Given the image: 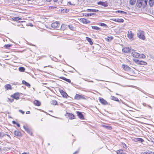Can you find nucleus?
I'll return each instance as SVG.
<instances>
[{
	"instance_id": "obj_1",
	"label": "nucleus",
	"mask_w": 154,
	"mask_h": 154,
	"mask_svg": "<svg viewBox=\"0 0 154 154\" xmlns=\"http://www.w3.org/2000/svg\"><path fill=\"white\" fill-rule=\"evenodd\" d=\"M137 37L143 40L145 39L146 38L144 35V32L143 31L141 30H138L137 31Z\"/></svg>"
},
{
	"instance_id": "obj_2",
	"label": "nucleus",
	"mask_w": 154,
	"mask_h": 154,
	"mask_svg": "<svg viewBox=\"0 0 154 154\" xmlns=\"http://www.w3.org/2000/svg\"><path fill=\"white\" fill-rule=\"evenodd\" d=\"M60 24L59 22L53 23L51 25V27L54 29L59 30L60 29Z\"/></svg>"
},
{
	"instance_id": "obj_3",
	"label": "nucleus",
	"mask_w": 154,
	"mask_h": 154,
	"mask_svg": "<svg viewBox=\"0 0 154 154\" xmlns=\"http://www.w3.org/2000/svg\"><path fill=\"white\" fill-rule=\"evenodd\" d=\"M147 2V1H137L136 5L137 7L140 8L143 5H146Z\"/></svg>"
},
{
	"instance_id": "obj_4",
	"label": "nucleus",
	"mask_w": 154,
	"mask_h": 154,
	"mask_svg": "<svg viewBox=\"0 0 154 154\" xmlns=\"http://www.w3.org/2000/svg\"><path fill=\"white\" fill-rule=\"evenodd\" d=\"M74 99L77 100H79L81 99L86 100V97L83 95L76 94L74 96Z\"/></svg>"
},
{
	"instance_id": "obj_5",
	"label": "nucleus",
	"mask_w": 154,
	"mask_h": 154,
	"mask_svg": "<svg viewBox=\"0 0 154 154\" xmlns=\"http://www.w3.org/2000/svg\"><path fill=\"white\" fill-rule=\"evenodd\" d=\"M133 60L136 64L139 65H146L147 64L146 62L143 60H140L136 59H134Z\"/></svg>"
},
{
	"instance_id": "obj_6",
	"label": "nucleus",
	"mask_w": 154,
	"mask_h": 154,
	"mask_svg": "<svg viewBox=\"0 0 154 154\" xmlns=\"http://www.w3.org/2000/svg\"><path fill=\"white\" fill-rule=\"evenodd\" d=\"M98 99L99 102L103 105H110L106 100L102 98L99 97Z\"/></svg>"
},
{
	"instance_id": "obj_7",
	"label": "nucleus",
	"mask_w": 154,
	"mask_h": 154,
	"mask_svg": "<svg viewBox=\"0 0 154 154\" xmlns=\"http://www.w3.org/2000/svg\"><path fill=\"white\" fill-rule=\"evenodd\" d=\"M59 92L62 95V97L64 98H67L68 97H69L66 92L63 90L60 89Z\"/></svg>"
},
{
	"instance_id": "obj_8",
	"label": "nucleus",
	"mask_w": 154,
	"mask_h": 154,
	"mask_svg": "<svg viewBox=\"0 0 154 154\" xmlns=\"http://www.w3.org/2000/svg\"><path fill=\"white\" fill-rule=\"evenodd\" d=\"M11 96L14 99L16 100H17L20 98V94L18 92H17L11 95Z\"/></svg>"
},
{
	"instance_id": "obj_9",
	"label": "nucleus",
	"mask_w": 154,
	"mask_h": 154,
	"mask_svg": "<svg viewBox=\"0 0 154 154\" xmlns=\"http://www.w3.org/2000/svg\"><path fill=\"white\" fill-rule=\"evenodd\" d=\"M78 20L80 21L81 23L83 24H87L90 23V22L88 20L85 18H79Z\"/></svg>"
},
{
	"instance_id": "obj_10",
	"label": "nucleus",
	"mask_w": 154,
	"mask_h": 154,
	"mask_svg": "<svg viewBox=\"0 0 154 154\" xmlns=\"http://www.w3.org/2000/svg\"><path fill=\"white\" fill-rule=\"evenodd\" d=\"M131 55L134 57L137 58H140V54L135 51H133L132 52Z\"/></svg>"
},
{
	"instance_id": "obj_11",
	"label": "nucleus",
	"mask_w": 154,
	"mask_h": 154,
	"mask_svg": "<svg viewBox=\"0 0 154 154\" xmlns=\"http://www.w3.org/2000/svg\"><path fill=\"white\" fill-rule=\"evenodd\" d=\"M15 136L17 137H20L22 136V134L21 132L18 130H16L14 131Z\"/></svg>"
},
{
	"instance_id": "obj_12",
	"label": "nucleus",
	"mask_w": 154,
	"mask_h": 154,
	"mask_svg": "<svg viewBox=\"0 0 154 154\" xmlns=\"http://www.w3.org/2000/svg\"><path fill=\"white\" fill-rule=\"evenodd\" d=\"M76 24L75 23H73L69 24L68 26V27L71 30L74 31L75 29Z\"/></svg>"
},
{
	"instance_id": "obj_13",
	"label": "nucleus",
	"mask_w": 154,
	"mask_h": 154,
	"mask_svg": "<svg viewBox=\"0 0 154 154\" xmlns=\"http://www.w3.org/2000/svg\"><path fill=\"white\" fill-rule=\"evenodd\" d=\"M134 34L131 31H128L127 34V36L128 38L130 39H134Z\"/></svg>"
},
{
	"instance_id": "obj_14",
	"label": "nucleus",
	"mask_w": 154,
	"mask_h": 154,
	"mask_svg": "<svg viewBox=\"0 0 154 154\" xmlns=\"http://www.w3.org/2000/svg\"><path fill=\"white\" fill-rule=\"evenodd\" d=\"M131 50V49L128 47H125L122 49V51L125 54L130 53Z\"/></svg>"
},
{
	"instance_id": "obj_15",
	"label": "nucleus",
	"mask_w": 154,
	"mask_h": 154,
	"mask_svg": "<svg viewBox=\"0 0 154 154\" xmlns=\"http://www.w3.org/2000/svg\"><path fill=\"white\" fill-rule=\"evenodd\" d=\"M76 113L77 116L79 118L83 120L84 119V118L83 115L82 114L81 112L79 111H77Z\"/></svg>"
},
{
	"instance_id": "obj_16",
	"label": "nucleus",
	"mask_w": 154,
	"mask_h": 154,
	"mask_svg": "<svg viewBox=\"0 0 154 154\" xmlns=\"http://www.w3.org/2000/svg\"><path fill=\"white\" fill-rule=\"evenodd\" d=\"M122 67L123 69L126 71H128L131 70V68L127 65L123 64L122 65Z\"/></svg>"
},
{
	"instance_id": "obj_17",
	"label": "nucleus",
	"mask_w": 154,
	"mask_h": 154,
	"mask_svg": "<svg viewBox=\"0 0 154 154\" xmlns=\"http://www.w3.org/2000/svg\"><path fill=\"white\" fill-rule=\"evenodd\" d=\"M4 87L6 91L11 90L13 89L11 85L9 84H7L5 85L4 86Z\"/></svg>"
},
{
	"instance_id": "obj_18",
	"label": "nucleus",
	"mask_w": 154,
	"mask_h": 154,
	"mask_svg": "<svg viewBox=\"0 0 154 154\" xmlns=\"http://www.w3.org/2000/svg\"><path fill=\"white\" fill-rule=\"evenodd\" d=\"M66 115L70 119L72 120L75 119L74 116L72 113L67 112L66 113Z\"/></svg>"
},
{
	"instance_id": "obj_19",
	"label": "nucleus",
	"mask_w": 154,
	"mask_h": 154,
	"mask_svg": "<svg viewBox=\"0 0 154 154\" xmlns=\"http://www.w3.org/2000/svg\"><path fill=\"white\" fill-rule=\"evenodd\" d=\"M97 4L104 7H107L108 6V3L106 1L105 2L100 1L98 2Z\"/></svg>"
},
{
	"instance_id": "obj_20",
	"label": "nucleus",
	"mask_w": 154,
	"mask_h": 154,
	"mask_svg": "<svg viewBox=\"0 0 154 154\" xmlns=\"http://www.w3.org/2000/svg\"><path fill=\"white\" fill-rule=\"evenodd\" d=\"M117 154H126L125 151L122 149H119L116 151Z\"/></svg>"
},
{
	"instance_id": "obj_21",
	"label": "nucleus",
	"mask_w": 154,
	"mask_h": 154,
	"mask_svg": "<svg viewBox=\"0 0 154 154\" xmlns=\"http://www.w3.org/2000/svg\"><path fill=\"white\" fill-rule=\"evenodd\" d=\"M113 38V37L112 36H108L107 38H105V40L107 42H110Z\"/></svg>"
},
{
	"instance_id": "obj_22",
	"label": "nucleus",
	"mask_w": 154,
	"mask_h": 154,
	"mask_svg": "<svg viewBox=\"0 0 154 154\" xmlns=\"http://www.w3.org/2000/svg\"><path fill=\"white\" fill-rule=\"evenodd\" d=\"M133 140L135 142L139 141L142 143L144 141V140L140 138H135Z\"/></svg>"
},
{
	"instance_id": "obj_23",
	"label": "nucleus",
	"mask_w": 154,
	"mask_h": 154,
	"mask_svg": "<svg viewBox=\"0 0 154 154\" xmlns=\"http://www.w3.org/2000/svg\"><path fill=\"white\" fill-rule=\"evenodd\" d=\"M33 103L35 105L37 106H39L41 104V102L37 100H35L33 101Z\"/></svg>"
},
{
	"instance_id": "obj_24",
	"label": "nucleus",
	"mask_w": 154,
	"mask_h": 154,
	"mask_svg": "<svg viewBox=\"0 0 154 154\" xmlns=\"http://www.w3.org/2000/svg\"><path fill=\"white\" fill-rule=\"evenodd\" d=\"M59 78L63 80H64L66 82H67L69 83H70L71 82V81L70 79H66L64 77H59Z\"/></svg>"
},
{
	"instance_id": "obj_25",
	"label": "nucleus",
	"mask_w": 154,
	"mask_h": 154,
	"mask_svg": "<svg viewBox=\"0 0 154 154\" xmlns=\"http://www.w3.org/2000/svg\"><path fill=\"white\" fill-rule=\"evenodd\" d=\"M25 131L31 135L32 136L33 133L31 130L28 128H25Z\"/></svg>"
},
{
	"instance_id": "obj_26",
	"label": "nucleus",
	"mask_w": 154,
	"mask_h": 154,
	"mask_svg": "<svg viewBox=\"0 0 154 154\" xmlns=\"http://www.w3.org/2000/svg\"><path fill=\"white\" fill-rule=\"evenodd\" d=\"M22 83L23 84L25 85L26 86L28 87L29 88L30 87V84L29 83H28L26 82L25 81V80H23L22 81Z\"/></svg>"
},
{
	"instance_id": "obj_27",
	"label": "nucleus",
	"mask_w": 154,
	"mask_h": 154,
	"mask_svg": "<svg viewBox=\"0 0 154 154\" xmlns=\"http://www.w3.org/2000/svg\"><path fill=\"white\" fill-rule=\"evenodd\" d=\"M66 27L67 25L65 24H63L60 26V29L63 30L66 29Z\"/></svg>"
},
{
	"instance_id": "obj_28",
	"label": "nucleus",
	"mask_w": 154,
	"mask_h": 154,
	"mask_svg": "<svg viewBox=\"0 0 154 154\" xmlns=\"http://www.w3.org/2000/svg\"><path fill=\"white\" fill-rule=\"evenodd\" d=\"M22 19L21 18L19 17H13L12 18V20L13 21H18L21 20Z\"/></svg>"
},
{
	"instance_id": "obj_29",
	"label": "nucleus",
	"mask_w": 154,
	"mask_h": 154,
	"mask_svg": "<svg viewBox=\"0 0 154 154\" xmlns=\"http://www.w3.org/2000/svg\"><path fill=\"white\" fill-rule=\"evenodd\" d=\"M86 11H89V12H98L99 11L97 9H87Z\"/></svg>"
},
{
	"instance_id": "obj_30",
	"label": "nucleus",
	"mask_w": 154,
	"mask_h": 154,
	"mask_svg": "<svg viewBox=\"0 0 154 154\" xmlns=\"http://www.w3.org/2000/svg\"><path fill=\"white\" fill-rule=\"evenodd\" d=\"M86 39L87 40L88 42H89L90 44L91 45H92L93 44V42L92 41L91 39L88 37H86Z\"/></svg>"
},
{
	"instance_id": "obj_31",
	"label": "nucleus",
	"mask_w": 154,
	"mask_h": 154,
	"mask_svg": "<svg viewBox=\"0 0 154 154\" xmlns=\"http://www.w3.org/2000/svg\"><path fill=\"white\" fill-rule=\"evenodd\" d=\"M11 44H7L5 45L4 46V48L6 49H9L12 46Z\"/></svg>"
},
{
	"instance_id": "obj_32",
	"label": "nucleus",
	"mask_w": 154,
	"mask_h": 154,
	"mask_svg": "<svg viewBox=\"0 0 154 154\" xmlns=\"http://www.w3.org/2000/svg\"><path fill=\"white\" fill-rule=\"evenodd\" d=\"M111 99L116 101H118L119 102V99L117 97H116L114 96H111Z\"/></svg>"
},
{
	"instance_id": "obj_33",
	"label": "nucleus",
	"mask_w": 154,
	"mask_h": 154,
	"mask_svg": "<svg viewBox=\"0 0 154 154\" xmlns=\"http://www.w3.org/2000/svg\"><path fill=\"white\" fill-rule=\"evenodd\" d=\"M75 4L72 2H68L67 5L68 6H73L75 5Z\"/></svg>"
},
{
	"instance_id": "obj_34",
	"label": "nucleus",
	"mask_w": 154,
	"mask_h": 154,
	"mask_svg": "<svg viewBox=\"0 0 154 154\" xmlns=\"http://www.w3.org/2000/svg\"><path fill=\"white\" fill-rule=\"evenodd\" d=\"M102 126L103 127L105 128H107L108 129L110 130V129H112V127L111 126H106V125H102Z\"/></svg>"
},
{
	"instance_id": "obj_35",
	"label": "nucleus",
	"mask_w": 154,
	"mask_h": 154,
	"mask_svg": "<svg viewBox=\"0 0 154 154\" xmlns=\"http://www.w3.org/2000/svg\"><path fill=\"white\" fill-rule=\"evenodd\" d=\"M57 102L56 100H52L51 101V104L53 105H56L57 104Z\"/></svg>"
},
{
	"instance_id": "obj_36",
	"label": "nucleus",
	"mask_w": 154,
	"mask_h": 154,
	"mask_svg": "<svg viewBox=\"0 0 154 154\" xmlns=\"http://www.w3.org/2000/svg\"><path fill=\"white\" fill-rule=\"evenodd\" d=\"M91 27L92 29L97 30H100L101 29L99 27L97 26H92Z\"/></svg>"
},
{
	"instance_id": "obj_37",
	"label": "nucleus",
	"mask_w": 154,
	"mask_h": 154,
	"mask_svg": "<svg viewBox=\"0 0 154 154\" xmlns=\"http://www.w3.org/2000/svg\"><path fill=\"white\" fill-rule=\"evenodd\" d=\"M149 4L151 7L154 4V1H149Z\"/></svg>"
},
{
	"instance_id": "obj_38",
	"label": "nucleus",
	"mask_w": 154,
	"mask_h": 154,
	"mask_svg": "<svg viewBox=\"0 0 154 154\" xmlns=\"http://www.w3.org/2000/svg\"><path fill=\"white\" fill-rule=\"evenodd\" d=\"M124 21V20L123 19H117V22L119 23H123Z\"/></svg>"
},
{
	"instance_id": "obj_39",
	"label": "nucleus",
	"mask_w": 154,
	"mask_h": 154,
	"mask_svg": "<svg viewBox=\"0 0 154 154\" xmlns=\"http://www.w3.org/2000/svg\"><path fill=\"white\" fill-rule=\"evenodd\" d=\"M19 71L21 72H24L25 70V69L23 67H19Z\"/></svg>"
},
{
	"instance_id": "obj_40",
	"label": "nucleus",
	"mask_w": 154,
	"mask_h": 154,
	"mask_svg": "<svg viewBox=\"0 0 154 154\" xmlns=\"http://www.w3.org/2000/svg\"><path fill=\"white\" fill-rule=\"evenodd\" d=\"M83 14V15L84 16H86V17L91 16L93 15V14H91V13H90V14H89V13H88V14L85 13V14Z\"/></svg>"
},
{
	"instance_id": "obj_41",
	"label": "nucleus",
	"mask_w": 154,
	"mask_h": 154,
	"mask_svg": "<svg viewBox=\"0 0 154 154\" xmlns=\"http://www.w3.org/2000/svg\"><path fill=\"white\" fill-rule=\"evenodd\" d=\"M8 101L9 102L12 103L14 101V99L12 98V99L10 98H8Z\"/></svg>"
},
{
	"instance_id": "obj_42",
	"label": "nucleus",
	"mask_w": 154,
	"mask_h": 154,
	"mask_svg": "<svg viewBox=\"0 0 154 154\" xmlns=\"http://www.w3.org/2000/svg\"><path fill=\"white\" fill-rule=\"evenodd\" d=\"M116 12H118L119 13H124L125 14H126V12H125V11H116Z\"/></svg>"
},
{
	"instance_id": "obj_43",
	"label": "nucleus",
	"mask_w": 154,
	"mask_h": 154,
	"mask_svg": "<svg viewBox=\"0 0 154 154\" xmlns=\"http://www.w3.org/2000/svg\"><path fill=\"white\" fill-rule=\"evenodd\" d=\"M136 1H130V3L131 5H133L135 3Z\"/></svg>"
},
{
	"instance_id": "obj_44",
	"label": "nucleus",
	"mask_w": 154,
	"mask_h": 154,
	"mask_svg": "<svg viewBox=\"0 0 154 154\" xmlns=\"http://www.w3.org/2000/svg\"><path fill=\"white\" fill-rule=\"evenodd\" d=\"M99 25L101 26H107V25L106 24H105L104 23H100Z\"/></svg>"
},
{
	"instance_id": "obj_45",
	"label": "nucleus",
	"mask_w": 154,
	"mask_h": 154,
	"mask_svg": "<svg viewBox=\"0 0 154 154\" xmlns=\"http://www.w3.org/2000/svg\"><path fill=\"white\" fill-rule=\"evenodd\" d=\"M19 112H20V113H21L22 114H24V113H25V112L24 111H23L22 110H19Z\"/></svg>"
},
{
	"instance_id": "obj_46",
	"label": "nucleus",
	"mask_w": 154,
	"mask_h": 154,
	"mask_svg": "<svg viewBox=\"0 0 154 154\" xmlns=\"http://www.w3.org/2000/svg\"><path fill=\"white\" fill-rule=\"evenodd\" d=\"M141 58H143V59L145 58H146L145 55L144 54H142Z\"/></svg>"
},
{
	"instance_id": "obj_47",
	"label": "nucleus",
	"mask_w": 154,
	"mask_h": 154,
	"mask_svg": "<svg viewBox=\"0 0 154 154\" xmlns=\"http://www.w3.org/2000/svg\"><path fill=\"white\" fill-rule=\"evenodd\" d=\"M56 8H57V7L56 6H49V8H51V9Z\"/></svg>"
},
{
	"instance_id": "obj_48",
	"label": "nucleus",
	"mask_w": 154,
	"mask_h": 154,
	"mask_svg": "<svg viewBox=\"0 0 154 154\" xmlns=\"http://www.w3.org/2000/svg\"><path fill=\"white\" fill-rule=\"evenodd\" d=\"M65 10V11H66V12H69V10L68 9H63V10Z\"/></svg>"
},
{
	"instance_id": "obj_49",
	"label": "nucleus",
	"mask_w": 154,
	"mask_h": 154,
	"mask_svg": "<svg viewBox=\"0 0 154 154\" xmlns=\"http://www.w3.org/2000/svg\"><path fill=\"white\" fill-rule=\"evenodd\" d=\"M30 113V111H28L26 112V114H29Z\"/></svg>"
},
{
	"instance_id": "obj_50",
	"label": "nucleus",
	"mask_w": 154,
	"mask_h": 154,
	"mask_svg": "<svg viewBox=\"0 0 154 154\" xmlns=\"http://www.w3.org/2000/svg\"><path fill=\"white\" fill-rule=\"evenodd\" d=\"M112 20L115 22H117V19H113Z\"/></svg>"
},
{
	"instance_id": "obj_51",
	"label": "nucleus",
	"mask_w": 154,
	"mask_h": 154,
	"mask_svg": "<svg viewBox=\"0 0 154 154\" xmlns=\"http://www.w3.org/2000/svg\"><path fill=\"white\" fill-rule=\"evenodd\" d=\"M17 125V126L18 127H20V124H19V123H17L16 124Z\"/></svg>"
},
{
	"instance_id": "obj_52",
	"label": "nucleus",
	"mask_w": 154,
	"mask_h": 154,
	"mask_svg": "<svg viewBox=\"0 0 154 154\" xmlns=\"http://www.w3.org/2000/svg\"><path fill=\"white\" fill-rule=\"evenodd\" d=\"M22 154H29V152H23V153H22Z\"/></svg>"
},
{
	"instance_id": "obj_53",
	"label": "nucleus",
	"mask_w": 154,
	"mask_h": 154,
	"mask_svg": "<svg viewBox=\"0 0 154 154\" xmlns=\"http://www.w3.org/2000/svg\"><path fill=\"white\" fill-rule=\"evenodd\" d=\"M12 123L14 124H16V122L14 121H13Z\"/></svg>"
},
{
	"instance_id": "obj_54",
	"label": "nucleus",
	"mask_w": 154,
	"mask_h": 154,
	"mask_svg": "<svg viewBox=\"0 0 154 154\" xmlns=\"http://www.w3.org/2000/svg\"><path fill=\"white\" fill-rule=\"evenodd\" d=\"M147 154H154V152H151L150 153H149Z\"/></svg>"
},
{
	"instance_id": "obj_55",
	"label": "nucleus",
	"mask_w": 154,
	"mask_h": 154,
	"mask_svg": "<svg viewBox=\"0 0 154 154\" xmlns=\"http://www.w3.org/2000/svg\"><path fill=\"white\" fill-rule=\"evenodd\" d=\"M122 144H124L125 145V146L126 147H127V146H126V145L125 143H122Z\"/></svg>"
},
{
	"instance_id": "obj_56",
	"label": "nucleus",
	"mask_w": 154,
	"mask_h": 154,
	"mask_svg": "<svg viewBox=\"0 0 154 154\" xmlns=\"http://www.w3.org/2000/svg\"><path fill=\"white\" fill-rule=\"evenodd\" d=\"M77 153V152H74L73 154H76Z\"/></svg>"
},
{
	"instance_id": "obj_57",
	"label": "nucleus",
	"mask_w": 154,
	"mask_h": 154,
	"mask_svg": "<svg viewBox=\"0 0 154 154\" xmlns=\"http://www.w3.org/2000/svg\"><path fill=\"white\" fill-rule=\"evenodd\" d=\"M54 2H57V0H56V1H54Z\"/></svg>"
},
{
	"instance_id": "obj_58",
	"label": "nucleus",
	"mask_w": 154,
	"mask_h": 154,
	"mask_svg": "<svg viewBox=\"0 0 154 154\" xmlns=\"http://www.w3.org/2000/svg\"><path fill=\"white\" fill-rule=\"evenodd\" d=\"M116 94V95H118V94Z\"/></svg>"
},
{
	"instance_id": "obj_59",
	"label": "nucleus",
	"mask_w": 154,
	"mask_h": 154,
	"mask_svg": "<svg viewBox=\"0 0 154 154\" xmlns=\"http://www.w3.org/2000/svg\"><path fill=\"white\" fill-rule=\"evenodd\" d=\"M1 20V18H0V20Z\"/></svg>"
}]
</instances>
